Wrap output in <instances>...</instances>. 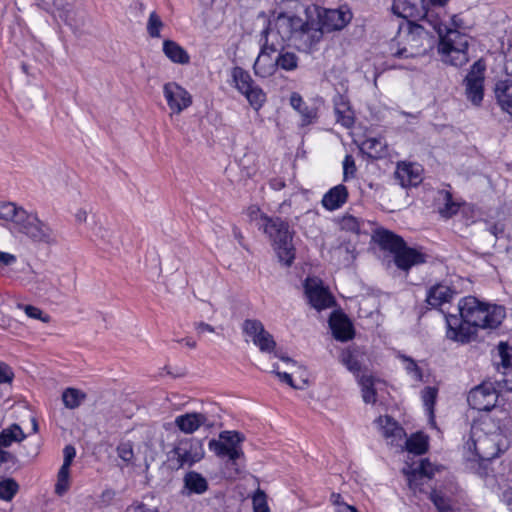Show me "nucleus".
I'll list each match as a JSON object with an SVG mask.
<instances>
[{
  "label": "nucleus",
  "mask_w": 512,
  "mask_h": 512,
  "mask_svg": "<svg viewBox=\"0 0 512 512\" xmlns=\"http://www.w3.org/2000/svg\"><path fill=\"white\" fill-rule=\"evenodd\" d=\"M460 317L454 314L446 316L448 339L470 342L477 334V329H496L506 317L503 306L482 302L476 297L462 298L458 303Z\"/></svg>",
  "instance_id": "f257e3e1"
},
{
  "label": "nucleus",
  "mask_w": 512,
  "mask_h": 512,
  "mask_svg": "<svg viewBox=\"0 0 512 512\" xmlns=\"http://www.w3.org/2000/svg\"><path fill=\"white\" fill-rule=\"evenodd\" d=\"M426 14L419 16L423 23L421 25L430 26L439 36L438 51L442 55V60L453 66H463L468 62V36L455 28H448L442 23L437 15L426 5Z\"/></svg>",
  "instance_id": "f03ea898"
},
{
  "label": "nucleus",
  "mask_w": 512,
  "mask_h": 512,
  "mask_svg": "<svg viewBox=\"0 0 512 512\" xmlns=\"http://www.w3.org/2000/svg\"><path fill=\"white\" fill-rule=\"evenodd\" d=\"M273 29L283 41H290L300 50L311 48L321 40V31L314 23L289 13H279L264 33L268 35Z\"/></svg>",
  "instance_id": "7ed1b4c3"
},
{
  "label": "nucleus",
  "mask_w": 512,
  "mask_h": 512,
  "mask_svg": "<svg viewBox=\"0 0 512 512\" xmlns=\"http://www.w3.org/2000/svg\"><path fill=\"white\" fill-rule=\"evenodd\" d=\"M465 447L481 460H492L508 449L509 440L491 419H484L472 425Z\"/></svg>",
  "instance_id": "20e7f679"
},
{
  "label": "nucleus",
  "mask_w": 512,
  "mask_h": 512,
  "mask_svg": "<svg viewBox=\"0 0 512 512\" xmlns=\"http://www.w3.org/2000/svg\"><path fill=\"white\" fill-rule=\"evenodd\" d=\"M247 216L272 240L279 260L290 266L295 258V249L288 223L280 218H269L254 205L248 207Z\"/></svg>",
  "instance_id": "39448f33"
},
{
  "label": "nucleus",
  "mask_w": 512,
  "mask_h": 512,
  "mask_svg": "<svg viewBox=\"0 0 512 512\" xmlns=\"http://www.w3.org/2000/svg\"><path fill=\"white\" fill-rule=\"evenodd\" d=\"M373 239L383 249L394 254L396 266L402 270H408L414 265L425 262V256L416 249L407 247L404 240L386 229H377Z\"/></svg>",
  "instance_id": "423d86ee"
},
{
  "label": "nucleus",
  "mask_w": 512,
  "mask_h": 512,
  "mask_svg": "<svg viewBox=\"0 0 512 512\" xmlns=\"http://www.w3.org/2000/svg\"><path fill=\"white\" fill-rule=\"evenodd\" d=\"M432 45V38L427 27L409 22L406 28H401L397 39V49L393 54L399 58H415L423 55Z\"/></svg>",
  "instance_id": "0eeeda50"
},
{
  "label": "nucleus",
  "mask_w": 512,
  "mask_h": 512,
  "mask_svg": "<svg viewBox=\"0 0 512 512\" xmlns=\"http://www.w3.org/2000/svg\"><path fill=\"white\" fill-rule=\"evenodd\" d=\"M170 455V459L175 462L176 468L190 467L203 459L205 455L203 442L197 438L179 439Z\"/></svg>",
  "instance_id": "6e6552de"
},
{
  "label": "nucleus",
  "mask_w": 512,
  "mask_h": 512,
  "mask_svg": "<svg viewBox=\"0 0 512 512\" xmlns=\"http://www.w3.org/2000/svg\"><path fill=\"white\" fill-rule=\"evenodd\" d=\"M243 441L244 436L237 431H222L219 434V440H210L208 446L217 456H226L232 463H235L243 456L241 449Z\"/></svg>",
  "instance_id": "1a4fd4ad"
},
{
  "label": "nucleus",
  "mask_w": 512,
  "mask_h": 512,
  "mask_svg": "<svg viewBox=\"0 0 512 512\" xmlns=\"http://www.w3.org/2000/svg\"><path fill=\"white\" fill-rule=\"evenodd\" d=\"M18 228L20 232L34 242L44 244L57 242L55 231L47 223L40 220L36 214L26 212Z\"/></svg>",
  "instance_id": "9d476101"
},
{
  "label": "nucleus",
  "mask_w": 512,
  "mask_h": 512,
  "mask_svg": "<svg viewBox=\"0 0 512 512\" xmlns=\"http://www.w3.org/2000/svg\"><path fill=\"white\" fill-rule=\"evenodd\" d=\"M242 331L245 341H252L261 352L271 353L276 343L273 336L264 328L261 321L257 319H246L242 324Z\"/></svg>",
  "instance_id": "9b49d317"
},
{
  "label": "nucleus",
  "mask_w": 512,
  "mask_h": 512,
  "mask_svg": "<svg viewBox=\"0 0 512 512\" xmlns=\"http://www.w3.org/2000/svg\"><path fill=\"white\" fill-rule=\"evenodd\" d=\"M319 25H315L321 31V37L325 32L341 30L346 27L352 19V12L346 6L338 9H322L317 12Z\"/></svg>",
  "instance_id": "f8f14e48"
},
{
  "label": "nucleus",
  "mask_w": 512,
  "mask_h": 512,
  "mask_svg": "<svg viewBox=\"0 0 512 512\" xmlns=\"http://www.w3.org/2000/svg\"><path fill=\"white\" fill-rule=\"evenodd\" d=\"M498 393L492 383H482L473 388L467 397L469 406L478 411H489L495 407Z\"/></svg>",
  "instance_id": "ddd939ff"
},
{
  "label": "nucleus",
  "mask_w": 512,
  "mask_h": 512,
  "mask_svg": "<svg viewBox=\"0 0 512 512\" xmlns=\"http://www.w3.org/2000/svg\"><path fill=\"white\" fill-rule=\"evenodd\" d=\"M163 95L171 110V115L180 114L192 104L191 94L176 82L163 86Z\"/></svg>",
  "instance_id": "4468645a"
},
{
  "label": "nucleus",
  "mask_w": 512,
  "mask_h": 512,
  "mask_svg": "<svg viewBox=\"0 0 512 512\" xmlns=\"http://www.w3.org/2000/svg\"><path fill=\"white\" fill-rule=\"evenodd\" d=\"M277 47L268 43L266 38L258 57L256 58L253 70L256 76L267 78L275 74L277 71Z\"/></svg>",
  "instance_id": "2eb2a0df"
},
{
  "label": "nucleus",
  "mask_w": 512,
  "mask_h": 512,
  "mask_svg": "<svg viewBox=\"0 0 512 512\" xmlns=\"http://www.w3.org/2000/svg\"><path fill=\"white\" fill-rule=\"evenodd\" d=\"M403 472L407 477L410 489L414 493L423 492L424 485L430 481L434 474V467L430 462L421 460L415 466H407L403 469Z\"/></svg>",
  "instance_id": "dca6fc26"
},
{
  "label": "nucleus",
  "mask_w": 512,
  "mask_h": 512,
  "mask_svg": "<svg viewBox=\"0 0 512 512\" xmlns=\"http://www.w3.org/2000/svg\"><path fill=\"white\" fill-rule=\"evenodd\" d=\"M305 294L313 308L320 311L333 305V297L317 278H307L304 284Z\"/></svg>",
  "instance_id": "f3484780"
},
{
  "label": "nucleus",
  "mask_w": 512,
  "mask_h": 512,
  "mask_svg": "<svg viewBox=\"0 0 512 512\" xmlns=\"http://www.w3.org/2000/svg\"><path fill=\"white\" fill-rule=\"evenodd\" d=\"M483 73L484 65L477 61L465 79L467 98L475 105H479L483 99Z\"/></svg>",
  "instance_id": "a211bd4d"
},
{
  "label": "nucleus",
  "mask_w": 512,
  "mask_h": 512,
  "mask_svg": "<svg viewBox=\"0 0 512 512\" xmlns=\"http://www.w3.org/2000/svg\"><path fill=\"white\" fill-rule=\"evenodd\" d=\"M175 426L185 434H193L199 428H212L214 422L204 413L189 412L178 415L174 420Z\"/></svg>",
  "instance_id": "6ab92c4d"
},
{
  "label": "nucleus",
  "mask_w": 512,
  "mask_h": 512,
  "mask_svg": "<svg viewBox=\"0 0 512 512\" xmlns=\"http://www.w3.org/2000/svg\"><path fill=\"white\" fill-rule=\"evenodd\" d=\"M375 424L389 444L402 447L403 438L406 436L404 429L390 416H380Z\"/></svg>",
  "instance_id": "aec40b11"
},
{
  "label": "nucleus",
  "mask_w": 512,
  "mask_h": 512,
  "mask_svg": "<svg viewBox=\"0 0 512 512\" xmlns=\"http://www.w3.org/2000/svg\"><path fill=\"white\" fill-rule=\"evenodd\" d=\"M422 171L417 163L402 162L397 165L395 178L403 188L417 186L422 181Z\"/></svg>",
  "instance_id": "412c9836"
},
{
  "label": "nucleus",
  "mask_w": 512,
  "mask_h": 512,
  "mask_svg": "<svg viewBox=\"0 0 512 512\" xmlns=\"http://www.w3.org/2000/svg\"><path fill=\"white\" fill-rule=\"evenodd\" d=\"M426 0H394L392 11L402 18L417 19L426 14Z\"/></svg>",
  "instance_id": "4be33fe9"
},
{
  "label": "nucleus",
  "mask_w": 512,
  "mask_h": 512,
  "mask_svg": "<svg viewBox=\"0 0 512 512\" xmlns=\"http://www.w3.org/2000/svg\"><path fill=\"white\" fill-rule=\"evenodd\" d=\"M64 461L58 472V480L55 486V492L58 495H63L69 487V469L76 455V450L73 446L68 445L64 448Z\"/></svg>",
  "instance_id": "5701e85b"
},
{
  "label": "nucleus",
  "mask_w": 512,
  "mask_h": 512,
  "mask_svg": "<svg viewBox=\"0 0 512 512\" xmlns=\"http://www.w3.org/2000/svg\"><path fill=\"white\" fill-rule=\"evenodd\" d=\"M454 295L455 291L449 286L437 284L428 290L426 301L433 308H441L444 304L449 303Z\"/></svg>",
  "instance_id": "b1692460"
},
{
  "label": "nucleus",
  "mask_w": 512,
  "mask_h": 512,
  "mask_svg": "<svg viewBox=\"0 0 512 512\" xmlns=\"http://www.w3.org/2000/svg\"><path fill=\"white\" fill-rule=\"evenodd\" d=\"M329 324L336 339L346 341L352 338V326L345 316L340 314H333L330 317Z\"/></svg>",
  "instance_id": "393cba45"
},
{
  "label": "nucleus",
  "mask_w": 512,
  "mask_h": 512,
  "mask_svg": "<svg viewBox=\"0 0 512 512\" xmlns=\"http://www.w3.org/2000/svg\"><path fill=\"white\" fill-rule=\"evenodd\" d=\"M290 105L301 115L303 126L312 124L317 117L316 109L308 106L297 92L291 94Z\"/></svg>",
  "instance_id": "a878e982"
},
{
  "label": "nucleus",
  "mask_w": 512,
  "mask_h": 512,
  "mask_svg": "<svg viewBox=\"0 0 512 512\" xmlns=\"http://www.w3.org/2000/svg\"><path fill=\"white\" fill-rule=\"evenodd\" d=\"M495 96L502 110L512 115V79L497 82Z\"/></svg>",
  "instance_id": "bb28decb"
},
{
  "label": "nucleus",
  "mask_w": 512,
  "mask_h": 512,
  "mask_svg": "<svg viewBox=\"0 0 512 512\" xmlns=\"http://www.w3.org/2000/svg\"><path fill=\"white\" fill-rule=\"evenodd\" d=\"M347 196L346 187L344 185H337L324 195L322 204L328 210H336L346 202Z\"/></svg>",
  "instance_id": "cd10ccee"
},
{
  "label": "nucleus",
  "mask_w": 512,
  "mask_h": 512,
  "mask_svg": "<svg viewBox=\"0 0 512 512\" xmlns=\"http://www.w3.org/2000/svg\"><path fill=\"white\" fill-rule=\"evenodd\" d=\"M163 52L174 63L188 64L190 61L186 50L172 40H165L163 42Z\"/></svg>",
  "instance_id": "c85d7f7f"
},
{
  "label": "nucleus",
  "mask_w": 512,
  "mask_h": 512,
  "mask_svg": "<svg viewBox=\"0 0 512 512\" xmlns=\"http://www.w3.org/2000/svg\"><path fill=\"white\" fill-rule=\"evenodd\" d=\"M26 212L11 202L0 201V219L2 220L12 221L15 225L19 226Z\"/></svg>",
  "instance_id": "c756f323"
},
{
  "label": "nucleus",
  "mask_w": 512,
  "mask_h": 512,
  "mask_svg": "<svg viewBox=\"0 0 512 512\" xmlns=\"http://www.w3.org/2000/svg\"><path fill=\"white\" fill-rule=\"evenodd\" d=\"M277 69L280 68L284 71L291 72L298 68L299 57L296 53L286 50L284 48H277Z\"/></svg>",
  "instance_id": "7c9ffc66"
},
{
  "label": "nucleus",
  "mask_w": 512,
  "mask_h": 512,
  "mask_svg": "<svg viewBox=\"0 0 512 512\" xmlns=\"http://www.w3.org/2000/svg\"><path fill=\"white\" fill-rule=\"evenodd\" d=\"M117 456L121 460L118 464L121 470L132 468L135 464V454L131 442H121L116 448Z\"/></svg>",
  "instance_id": "2f4dec72"
},
{
  "label": "nucleus",
  "mask_w": 512,
  "mask_h": 512,
  "mask_svg": "<svg viewBox=\"0 0 512 512\" xmlns=\"http://www.w3.org/2000/svg\"><path fill=\"white\" fill-rule=\"evenodd\" d=\"M25 437L21 427L17 424H12L1 431L0 445L2 447H9L13 442H20L25 439Z\"/></svg>",
  "instance_id": "473e14b6"
},
{
  "label": "nucleus",
  "mask_w": 512,
  "mask_h": 512,
  "mask_svg": "<svg viewBox=\"0 0 512 512\" xmlns=\"http://www.w3.org/2000/svg\"><path fill=\"white\" fill-rule=\"evenodd\" d=\"M405 447L410 453L420 455L427 450V439L422 434H414L410 438H403L402 447Z\"/></svg>",
  "instance_id": "72a5a7b5"
},
{
  "label": "nucleus",
  "mask_w": 512,
  "mask_h": 512,
  "mask_svg": "<svg viewBox=\"0 0 512 512\" xmlns=\"http://www.w3.org/2000/svg\"><path fill=\"white\" fill-rule=\"evenodd\" d=\"M232 78L235 83L236 89L242 94L247 92L248 89H250L254 85V81L251 78L250 74L241 67L233 68Z\"/></svg>",
  "instance_id": "f704fd0d"
},
{
  "label": "nucleus",
  "mask_w": 512,
  "mask_h": 512,
  "mask_svg": "<svg viewBox=\"0 0 512 512\" xmlns=\"http://www.w3.org/2000/svg\"><path fill=\"white\" fill-rule=\"evenodd\" d=\"M386 142L382 138H368L362 143V149L370 157L381 158L386 155Z\"/></svg>",
  "instance_id": "c9c22d12"
},
{
  "label": "nucleus",
  "mask_w": 512,
  "mask_h": 512,
  "mask_svg": "<svg viewBox=\"0 0 512 512\" xmlns=\"http://www.w3.org/2000/svg\"><path fill=\"white\" fill-rule=\"evenodd\" d=\"M185 486L194 493L202 494L208 489L207 480L199 473L191 471L186 474Z\"/></svg>",
  "instance_id": "e433bc0d"
},
{
  "label": "nucleus",
  "mask_w": 512,
  "mask_h": 512,
  "mask_svg": "<svg viewBox=\"0 0 512 512\" xmlns=\"http://www.w3.org/2000/svg\"><path fill=\"white\" fill-rule=\"evenodd\" d=\"M86 394L75 388H67L62 394V401L66 408L75 409L85 400Z\"/></svg>",
  "instance_id": "4c0bfd02"
},
{
  "label": "nucleus",
  "mask_w": 512,
  "mask_h": 512,
  "mask_svg": "<svg viewBox=\"0 0 512 512\" xmlns=\"http://www.w3.org/2000/svg\"><path fill=\"white\" fill-rule=\"evenodd\" d=\"M340 362L352 372L358 379L361 377V364L358 360L357 354L352 350H344L340 355Z\"/></svg>",
  "instance_id": "58836bf2"
},
{
  "label": "nucleus",
  "mask_w": 512,
  "mask_h": 512,
  "mask_svg": "<svg viewBox=\"0 0 512 512\" xmlns=\"http://www.w3.org/2000/svg\"><path fill=\"white\" fill-rule=\"evenodd\" d=\"M358 382L362 388V398L365 403L376 402V391L374 388L375 380L370 375H362Z\"/></svg>",
  "instance_id": "ea45409f"
},
{
  "label": "nucleus",
  "mask_w": 512,
  "mask_h": 512,
  "mask_svg": "<svg viewBox=\"0 0 512 512\" xmlns=\"http://www.w3.org/2000/svg\"><path fill=\"white\" fill-rule=\"evenodd\" d=\"M438 201H443L444 205H439V213L444 217H451L457 213L459 204L452 200V196L447 191L439 192Z\"/></svg>",
  "instance_id": "a19ab883"
},
{
  "label": "nucleus",
  "mask_w": 512,
  "mask_h": 512,
  "mask_svg": "<svg viewBox=\"0 0 512 512\" xmlns=\"http://www.w3.org/2000/svg\"><path fill=\"white\" fill-rule=\"evenodd\" d=\"M438 390L435 387H425L421 392L423 405L429 415L430 422L434 424V404L437 398Z\"/></svg>",
  "instance_id": "79ce46f5"
},
{
  "label": "nucleus",
  "mask_w": 512,
  "mask_h": 512,
  "mask_svg": "<svg viewBox=\"0 0 512 512\" xmlns=\"http://www.w3.org/2000/svg\"><path fill=\"white\" fill-rule=\"evenodd\" d=\"M335 113L337 116V122L342 126L349 128L354 123V113L344 102L336 103Z\"/></svg>",
  "instance_id": "37998d69"
},
{
  "label": "nucleus",
  "mask_w": 512,
  "mask_h": 512,
  "mask_svg": "<svg viewBox=\"0 0 512 512\" xmlns=\"http://www.w3.org/2000/svg\"><path fill=\"white\" fill-rule=\"evenodd\" d=\"M243 95L255 110L260 109L266 100V95L263 90L255 84Z\"/></svg>",
  "instance_id": "c03bdc74"
},
{
  "label": "nucleus",
  "mask_w": 512,
  "mask_h": 512,
  "mask_svg": "<svg viewBox=\"0 0 512 512\" xmlns=\"http://www.w3.org/2000/svg\"><path fill=\"white\" fill-rule=\"evenodd\" d=\"M19 485L12 478H6L0 481V499L11 501L16 495Z\"/></svg>",
  "instance_id": "a18cd8bd"
},
{
  "label": "nucleus",
  "mask_w": 512,
  "mask_h": 512,
  "mask_svg": "<svg viewBox=\"0 0 512 512\" xmlns=\"http://www.w3.org/2000/svg\"><path fill=\"white\" fill-rule=\"evenodd\" d=\"M498 356L500 358V362H497L498 366L500 365L504 370L512 368V347L501 342L498 345Z\"/></svg>",
  "instance_id": "49530a36"
},
{
  "label": "nucleus",
  "mask_w": 512,
  "mask_h": 512,
  "mask_svg": "<svg viewBox=\"0 0 512 512\" xmlns=\"http://www.w3.org/2000/svg\"><path fill=\"white\" fill-rule=\"evenodd\" d=\"M163 26V22L159 18V16L152 12L149 16L147 23V31L151 37L158 38L160 37V30Z\"/></svg>",
  "instance_id": "de8ad7c7"
},
{
  "label": "nucleus",
  "mask_w": 512,
  "mask_h": 512,
  "mask_svg": "<svg viewBox=\"0 0 512 512\" xmlns=\"http://www.w3.org/2000/svg\"><path fill=\"white\" fill-rule=\"evenodd\" d=\"M430 499L434 503L439 512H453L450 507L449 500L445 498L443 495H441L439 492L435 490L432 491L430 493Z\"/></svg>",
  "instance_id": "09e8293b"
},
{
  "label": "nucleus",
  "mask_w": 512,
  "mask_h": 512,
  "mask_svg": "<svg viewBox=\"0 0 512 512\" xmlns=\"http://www.w3.org/2000/svg\"><path fill=\"white\" fill-rule=\"evenodd\" d=\"M341 228L351 232L358 233L361 223L358 218L352 215H345L340 221Z\"/></svg>",
  "instance_id": "8fccbe9b"
},
{
  "label": "nucleus",
  "mask_w": 512,
  "mask_h": 512,
  "mask_svg": "<svg viewBox=\"0 0 512 512\" xmlns=\"http://www.w3.org/2000/svg\"><path fill=\"white\" fill-rule=\"evenodd\" d=\"M20 307L24 309V312L30 318L40 320V321H42L44 323H47L50 320L49 315L44 314L42 312V310H40L39 308H37L35 306L24 305V306H20Z\"/></svg>",
  "instance_id": "3c124183"
},
{
  "label": "nucleus",
  "mask_w": 512,
  "mask_h": 512,
  "mask_svg": "<svg viewBox=\"0 0 512 512\" xmlns=\"http://www.w3.org/2000/svg\"><path fill=\"white\" fill-rule=\"evenodd\" d=\"M402 360H403L406 371L413 377V379L421 380L422 374H421L420 368L415 363V361L408 357H405V356H402Z\"/></svg>",
  "instance_id": "603ef678"
},
{
  "label": "nucleus",
  "mask_w": 512,
  "mask_h": 512,
  "mask_svg": "<svg viewBox=\"0 0 512 512\" xmlns=\"http://www.w3.org/2000/svg\"><path fill=\"white\" fill-rule=\"evenodd\" d=\"M254 512H269L264 492L257 491L253 497Z\"/></svg>",
  "instance_id": "864d4df0"
},
{
  "label": "nucleus",
  "mask_w": 512,
  "mask_h": 512,
  "mask_svg": "<svg viewBox=\"0 0 512 512\" xmlns=\"http://www.w3.org/2000/svg\"><path fill=\"white\" fill-rule=\"evenodd\" d=\"M356 172L355 161L351 155H347L343 161V177L347 181L353 178Z\"/></svg>",
  "instance_id": "5fc2aeb1"
},
{
  "label": "nucleus",
  "mask_w": 512,
  "mask_h": 512,
  "mask_svg": "<svg viewBox=\"0 0 512 512\" xmlns=\"http://www.w3.org/2000/svg\"><path fill=\"white\" fill-rule=\"evenodd\" d=\"M273 373H275V375L283 382L287 383L288 385H290L291 387L293 388H296V389H302L304 387V385L306 384L305 381H303V384L302 385H296L294 382H293V379L291 377V374L290 373H287V372H280L279 371V366L278 364H274L273 365V370H272Z\"/></svg>",
  "instance_id": "6e6d98bb"
},
{
  "label": "nucleus",
  "mask_w": 512,
  "mask_h": 512,
  "mask_svg": "<svg viewBox=\"0 0 512 512\" xmlns=\"http://www.w3.org/2000/svg\"><path fill=\"white\" fill-rule=\"evenodd\" d=\"M13 376L14 374L9 365L0 362V384L11 383Z\"/></svg>",
  "instance_id": "4d7b16f0"
},
{
  "label": "nucleus",
  "mask_w": 512,
  "mask_h": 512,
  "mask_svg": "<svg viewBox=\"0 0 512 512\" xmlns=\"http://www.w3.org/2000/svg\"><path fill=\"white\" fill-rule=\"evenodd\" d=\"M16 256L6 252H0V263L6 266L12 265L16 262Z\"/></svg>",
  "instance_id": "13d9d810"
},
{
  "label": "nucleus",
  "mask_w": 512,
  "mask_h": 512,
  "mask_svg": "<svg viewBox=\"0 0 512 512\" xmlns=\"http://www.w3.org/2000/svg\"><path fill=\"white\" fill-rule=\"evenodd\" d=\"M195 329L196 331L201 334L203 332H209V333H214L215 332V329L213 326H211L210 324H207L205 322H198L195 324Z\"/></svg>",
  "instance_id": "bf43d9fd"
},
{
  "label": "nucleus",
  "mask_w": 512,
  "mask_h": 512,
  "mask_svg": "<svg viewBox=\"0 0 512 512\" xmlns=\"http://www.w3.org/2000/svg\"><path fill=\"white\" fill-rule=\"evenodd\" d=\"M75 218L78 223H84L87 221L88 212L84 209H79L75 214Z\"/></svg>",
  "instance_id": "052dcab7"
},
{
  "label": "nucleus",
  "mask_w": 512,
  "mask_h": 512,
  "mask_svg": "<svg viewBox=\"0 0 512 512\" xmlns=\"http://www.w3.org/2000/svg\"><path fill=\"white\" fill-rule=\"evenodd\" d=\"M503 501L507 504L510 510H512V489L505 490L503 492Z\"/></svg>",
  "instance_id": "680f3d73"
},
{
  "label": "nucleus",
  "mask_w": 512,
  "mask_h": 512,
  "mask_svg": "<svg viewBox=\"0 0 512 512\" xmlns=\"http://www.w3.org/2000/svg\"><path fill=\"white\" fill-rule=\"evenodd\" d=\"M336 512H358V510L354 506L343 504L336 509Z\"/></svg>",
  "instance_id": "e2e57ef3"
},
{
  "label": "nucleus",
  "mask_w": 512,
  "mask_h": 512,
  "mask_svg": "<svg viewBox=\"0 0 512 512\" xmlns=\"http://www.w3.org/2000/svg\"><path fill=\"white\" fill-rule=\"evenodd\" d=\"M177 341L178 342H183L190 349H195L196 346H197L196 341L194 339H192L191 337H187V338H184L182 340H177Z\"/></svg>",
  "instance_id": "0e129e2a"
},
{
  "label": "nucleus",
  "mask_w": 512,
  "mask_h": 512,
  "mask_svg": "<svg viewBox=\"0 0 512 512\" xmlns=\"http://www.w3.org/2000/svg\"><path fill=\"white\" fill-rule=\"evenodd\" d=\"M134 512H159L156 509L149 508L144 504H139L134 508Z\"/></svg>",
  "instance_id": "69168bd1"
},
{
  "label": "nucleus",
  "mask_w": 512,
  "mask_h": 512,
  "mask_svg": "<svg viewBox=\"0 0 512 512\" xmlns=\"http://www.w3.org/2000/svg\"><path fill=\"white\" fill-rule=\"evenodd\" d=\"M330 500L333 504L337 505L338 507H340V505H343L344 503H342V497L340 494L338 493H332L331 494V497H330Z\"/></svg>",
  "instance_id": "338daca9"
},
{
  "label": "nucleus",
  "mask_w": 512,
  "mask_h": 512,
  "mask_svg": "<svg viewBox=\"0 0 512 512\" xmlns=\"http://www.w3.org/2000/svg\"><path fill=\"white\" fill-rule=\"evenodd\" d=\"M53 5L58 10H66L67 3L65 0H53Z\"/></svg>",
  "instance_id": "774afa93"
}]
</instances>
